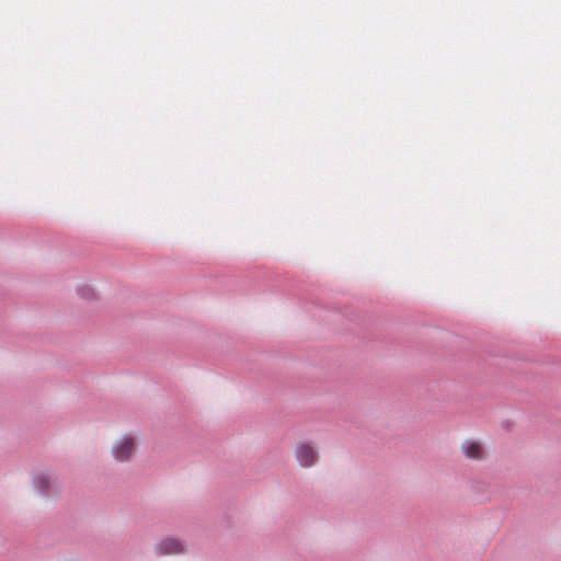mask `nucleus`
Segmentation results:
<instances>
[{
	"mask_svg": "<svg viewBox=\"0 0 561 561\" xmlns=\"http://www.w3.org/2000/svg\"><path fill=\"white\" fill-rule=\"evenodd\" d=\"M295 454L298 462L302 467H312L318 460L317 450L309 443H298L296 445Z\"/></svg>",
	"mask_w": 561,
	"mask_h": 561,
	"instance_id": "1",
	"label": "nucleus"
},
{
	"mask_svg": "<svg viewBox=\"0 0 561 561\" xmlns=\"http://www.w3.org/2000/svg\"><path fill=\"white\" fill-rule=\"evenodd\" d=\"M135 450V440L130 436H124L113 446V456L118 461H127Z\"/></svg>",
	"mask_w": 561,
	"mask_h": 561,
	"instance_id": "2",
	"label": "nucleus"
},
{
	"mask_svg": "<svg viewBox=\"0 0 561 561\" xmlns=\"http://www.w3.org/2000/svg\"><path fill=\"white\" fill-rule=\"evenodd\" d=\"M156 550L159 556H171L183 553L185 547L179 539L168 537L157 543Z\"/></svg>",
	"mask_w": 561,
	"mask_h": 561,
	"instance_id": "3",
	"label": "nucleus"
},
{
	"mask_svg": "<svg viewBox=\"0 0 561 561\" xmlns=\"http://www.w3.org/2000/svg\"><path fill=\"white\" fill-rule=\"evenodd\" d=\"M461 450L468 459L480 460L484 456V449L481 444L473 440H466L461 445Z\"/></svg>",
	"mask_w": 561,
	"mask_h": 561,
	"instance_id": "4",
	"label": "nucleus"
},
{
	"mask_svg": "<svg viewBox=\"0 0 561 561\" xmlns=\"http://www.w3.org/2000/svg\"><path fill=\"white\" fill-rule=\"evenodd\" d=\"M35 483L41 492H46L49 489L50 480L46 474H41L35 479Z\"/></svg>",
	"mask_w": 561,
	"mask_h": 561,
	"instance_id": "5",
	"label": "nucleus"
}]
</instances>
